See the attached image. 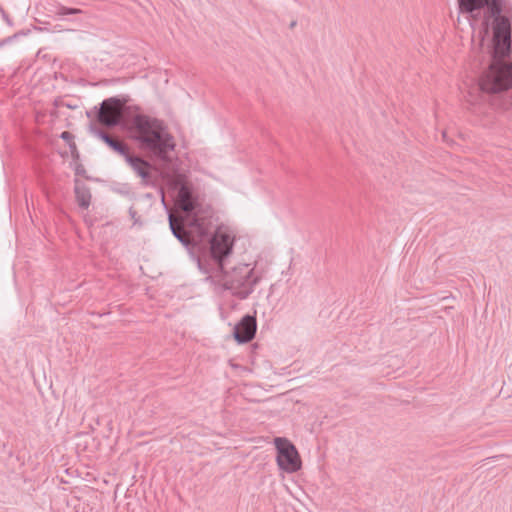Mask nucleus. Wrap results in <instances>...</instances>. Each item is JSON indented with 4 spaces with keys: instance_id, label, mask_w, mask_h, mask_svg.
Masks as SVG:
<instances>
[{
    "instance_id": "obj_10",
    "label": "nucleus",
    "mask_w": 512,
    "mask_h": 512,
    "mask_svg": "<svg viewBox=\"0 0 512 512\" xmlns=\"http://www.w3.org/2000/svg\"><path fill=\"white\" fill-rule=\"evenodd\" d=\"M90 133L100 138L108 147L121 156L126 155L129 150L128 145L117 137L111 136L95 124H91L89 127Z\"/></svg>"
},
{
    "instance_id": "obj_9",
    "label": "nucleus",
    "mask_w": 512,
    "mask_h": 512,
    "mask_svg": "<svg viewBox=\"0 0 512 512\" xmlns=\"http://www.w3.org/2000/svg\"><path fill=\"white\" fill-rule=\"evenodd\" d=\"M123 157L132 170L141 177L143 184L149 185L152 183V166L148 161L139 155L131 153L130 149Z\"/></svg>"
},
{
    "instance_id": "obj_11",
    "label": "nucleus",
    "mask_w": 512,
    "mask_h": 512,
    "mask_svg": "<svg viewBox=\"0 0 512 512\" xmlns=\"http://www.w3.org/2000/svg\"><path fill=\"white\" fill-rule=\"evenodd\" d=\"M74 194L79 207L87 210L91 204L92 195L90 188L79 178L74 179Z\"/></svg>"
},
{
    "instance_id": "obj_17",
    "label": "nucleus",
    "mask_w": 512,
    "mask_h": 512,
    "mask_svg": "<svg viewBox=\"0 0 512 512\" xmlns=\"http://www.w3.org/2000/svg\"><path fill=\"white\" fill-rule=\"evenodd\" d=\"M16 35L13 36V38L15 37ZM12 40V37H7L5 39H3L1 42H0V47L4 46L5 44L9 43L10 41Z\"/></svg>"
},
{
    "instance_id": "obj_12",
    "label": "nucleus",
    "mask_w": 512,
    "mask_h": 512,
    "mask_svg": "<svg viewBox=\"0 0 512 512\" xmlns=\"http://www.w3.org/2000/svg\"><path fill=\"white\" fill-rule=\"evenodd\" d=\"M71 166H73L75 176L78 178L79 176L86 178L87 180H90L91 177L87 175L86 168L83 164L78 162L72 163Z\"/></svg>"
},
{
    "instance_id": "obj_6",
    "label": "nucleus",
    "mask_w": 512,
    "mask_h": 512,
    "mask_svg": "<svg viewBox=\"0 0 512 512\" xmlns=\"http://www.w3.org/2000/svg\"><path fill=\"white\" fill-rule=\"evenodd\" d=\"M128 99H120L118 97H111L105 99L99 108H96L95 118L96 121L105 127L113 128L120 126L123 119V107Z\"/></svg>"
},
{
    "instance_id": "obj_16",
    "label": "nucleus",
    "mask_w": 512,
    "mask_h": 512,
    "mask_svg": "<svg viewBox=\"0 0 512 512\" xmlns=\"http://www.w3.org/2000/svg\"><path fill=\"white\" fill-rule=\"evenodd\" d=\"M512 106V99L505 101L502 105L503 109H509Z\"/></svg>"
},
{
    "instance_id": "obj_7",
    "label": "nucleus",
    "mask_w": 512,
    "mask_h": 512,
    "mask_svg": "<svg viewBox=\"0 0 512 512\" xmlns=\"http://www.w3.org/2000/svg\"><path fill=\"white\" fill-rule=\"evenodd\" d=\"M277 464L280 469L293 473L301 468V461L295 446L286 438H275Z\"/></svg>"
},
{
    "instance_id": "obj_5",
    "label": "nucleus",
    "mask_w": 512,
    "mask_h": 512,
    "mask_svg": "<svg viewBox=\"0 0 512 512\" xmlns=\"http://www.w3.org/2000/svg\"><path fill=\"white\" fill-rule=\"evenodd\" d=\"M168 220L172 234L186 247L195 246L204 242H208L210 244V239L215 235V233L217 231H223L221 228H214L211 223V225H209V232L207 235L200 238L197 232L192 231L191 226L186 221V218H182V223L179 224L174 216L169 213Z\"/></svg>"
},
{
    "instance_id": "obj_1",
    "label": "nucleus",
    "mask_w": 512,
    "mask_h": 512,
    "mask_svg": "<svg viewBox=\"0 0 512 512\" xmlns=\"http://www.w3.org/2000/svg\"><path fill=\"white\" fill-rule=\"evenodd\" d=\"M462 13L473 14L486 8L485 18L492 19L491 62L480 80L481 90L498 94L512 88V22L504 14V0H457Z\"/></svg>"
},
{
    "instance_id": "obj_4",
    "label": "nucleus",
    "mask_w": 512,
    "mask_h": 512,
    "mask_svg": "<svg viewBox=\"0 0 512 512\" xmlns=\"http://www.w3.org/2000/svg\"><path fill=\"white\" fill-rule=\"evenodd\" d=\"M175 203L177 208L184 213L183 218H186L192 231L197 232L200 238L206 236L212 222L211 210L204 208L198 202L188 185L182 184L178 188Z\"/></svg>"
},
{
    "instance_id": "obj_14",
    "label": "nucleus",
    "mask_w": 512,
    "mask_h": 512,
    "mask_svg": "<svg viewBox=\"0 0 512 512\" xmlns=\"http://www.w3.org/2000/svg\"><path fill=\"white\" fill-rule=\"evenodd\" d=\"M69 148L71 151V156L73 158V163L78 162L79 158H80V154H79V151L77 149L75 142L69 143Z\"/></svg>"
},
{
    "instance_id": "obj_15",
    "label": "nucleus",
    "mask_w": 512,
    "mask_h": 512,
    "mask_svg": "<svg viewBox=\"0 0 512 512\" xmlns=\"http://www.w3.org/2000/svg\"><path fill=\"white\" fill-rule=\"evenodd\" d=\"M60 138L63 139L64 141H66L68 144L71 143V142H74L73 139H74V136L71 132L69 131H63L61 134H60Z\"/></svg>"
},
{
    "instance_id": "obj_2",
    "label": "nucleus",
    "mask_w": 512,
    "mask_h": 512,
    "mask_svg": "<svg viewBox=\"0 0 512 512\" xmlns=\"http://www.w3.org/2000/svg\"><path fill=\"white\" fill-rule=\"evenodd\" d=\"M233 239L225 231H217L210 239V247L198 257L200 271L207 275L206 280L216 294L228 292L244 300L254 291L260 278L249 264L228 267L227 258L233 251Z\"/></svg>"
},
{
    "instance_id": "obj_18",
    "label": "nucleus",
    "mask_w": 512,
    "mask_h": 512,
    "mask_svg": "<svg viewBox=\"0 0 512 512\" xmlns=\"http://www.w3.org/2000/svg\"><path fill=\"white\" fill-rule=\"evenodd\" d=\"M296 25V22L293 21L291 24H290V27L293 28L294 26Z\"/></svg>"
},
{
    "instance_id": "obj_13",
    "label": "nucleus",
    "mask_w": 512,
    "mask_h": 512,
    "mask_svg": "<svg viewBox=\"0 0 512 512\" xmlns=\"http://www.w3.org/2000/svg\"><path fill=\"white\" fill-rule=\"evenodd\" d=\"M128 212H129V216H130L131 220L133 221L134 225H141L142 224V222L140 220V216L138 215L137 211L134 209L133 206H131L129 208Z\"/></svg>"
},
{
    "instance_id": "obj_3",
    "label": "nucleus",
    "mask_w": 512,
    "mask_h": 512,
    "mask_svg": "<svg viewBox=\"0 0 512 512\" xmlns=\"http://www.w3.org/2000/svg\"><path fill=\"white\" fill-rule=\"evenodd\" d=\"M129 131L141 150L164 162L172 161L171 153L175 149V142L162 121L148 115L136 114L130 120Z\"/></svg>"
},
{
    "instance_id": "obj_8",
    "label": "nucleus",
    "mask_w": 512,
    "mask_h": 512,
    "mask_svg": "<svg viewBox=\"0 0 512 512\" xmlns=\"http://www.w3.org/2000/svg\"><path fill=\"white\" fill-rule=\"evenodd\" d=\"M257 330L256 317L250 314H246L242 319L235 325L233 329V335L235 340L239 344L250 342Z\"/></svg>"
}]
</instances>
